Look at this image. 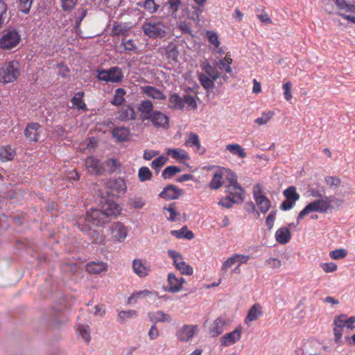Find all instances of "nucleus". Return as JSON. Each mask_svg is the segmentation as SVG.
<instances>
[{"label": "nucleus", "mask_w": 355, "mask_h": 355, "mask_svg": "<svg viewBox=\"0 0 355 355\" xmlns=\"http://www.w3.org/2000/svg\"><path fill=\"white\" fill-rule=\"evenodd\" d=\"M337 8L340 10H345L348 12H355V6L352 5L346 0H332Z\"/></svg>", "instance_id": "40"}, {"label": "nucleus", "mask_w": 355, "mask_h": 355, "mask_svg": "<svg viewBox=\"0 0 355 355\" xmlns=\"http://www.w3.org/2000/svg\"><path fill=\"white\" fill-rule=\"evenodd\" d=\"M21 41V35L14 29L4 30L0 37V49L4 51L17 47Z\"/></svg>", "instance_id": "5"}, {"label": "nucleus", "mask_w": 355, "mask_h": 355, "mask_svg": "<svg viewBox=\"0 0 355 355\" xmlns=\"http://www.w3.org/2000/svg\"><path fill=\"white\" fill-rule=\"evenodd\" d=\"M284 196L288 200L295 202L300 199V194L296 191V188L294 186H290L283 192Z\"/></svg>", "instance_id": "36"}, {"label": "nucleus", "mask_w": 355, "mask_h": 355, "mask_svg": "<svg viewBox=\"0 0 355 355\" xmlns=\"http://www.w3.org/2000/svg\"><path fill=\"white\" fill-rule=\"evenodd\" d=\"M137 5L142 6L150 14L157 12L159 8V6L154 0H145L142 4L139 3Z\"/></svg>", "instance_id": "41"}, {"label": "nucleus", "mask_w": 355, "mask_h": 355, "mask_svg": "<svg viewBox=\"0 0 355 355\" xmlns=\"http://www.w3.org/2000/svg\"><path fill=\"white\" fill-rule=\"evenodd\" d=\"M320 266L327 273L334 272L338 269L337 265L333 262L322 263Z\"/></svg>", "instance_id": "58"}, {"label": "nucleus", "mask_w": 355, "mask_h": 355, "mask_svg": "<svg viewBox=\"0 0 355 355\" xmlns=\"http://www.w3.org/2000/svg\"><path fill=\"white\" fill-rule=\"evenodd\" d=\"M126 92L123 88H118L115 90L114 97L111 101V103L115 106L121 105L125 102L124 96Z\"/></svg>", "instance_id": "37"}, {"label": "nucleus", "mask_w": 355, "mask_h": 355, "mask_svg": "<svg viewBox=\"0 0 355 355\" xmlns=\"http://www.w3.org/2000/svg\"><path fill=\"white\" fill-rule=\"evenodd\" d=\"M291 239V232L286 227H280L275 232V239L280 244L288 243Z\"/></svg>", "instance_id": "28"}, {"label": "nucleus", "mask_w": 355, "mask_h": 355, "mask_svg": "<svg viewBox=\"0 0 355 355\" xmlns=\"http://www.w3.org/2000/svg\"><path fill=\"white\" fill-rule=\"evenodd\" d=\"M137 110L143 121L148 120L155 112L153 110V104L149 100L142 101L139 104Z\"/></svg>", "instance_id": "16"}, {"label": "nucleus", "mask_w": 355, "mask_h": 355, "mask_svg": "<svg viewBox=\"0 0 355 355\" xmlns=\"http://www.w3.org/2000/svg\"><path fill=\"white\" fill-rule=\"evenodd\" d=\"M19 75V64L16 60L6 62L0 67V83L3 84L15 82Z\"/></svg>", "instance_id": "3"}, {"label": "nucleus", "mask_w": 355, "mask_h": 355, "mask_svg": "<svg viewBox=\"0 0 355 355\" xmlns=\"http://www.w3.org/2000/svg\"><path fill=\"white\" fill-rule=\"evenodd\" d=\"M148 120L157 128L168 129L169 127L168 117L160 111L155 110Z\"/></svg>", "instance_id": "12"}, {"label": "nucleus", "mask_w": 355, "mask_h": 355, "mask_svg": "<svg viewBox=\"0 0 355 355\" xmlns=\"http://www.w3.org/2000/svg\"><path fill=\"white\" fill-rule=\"evenodd\" d=\"M291 87L292 83L290 81L286 82L282 86V88L284 89V98L288 101H290L293 97L291 93Z\"/></svg>", "instance_id": "62"}, {"label": "nucleus", "mask_w": 355, "mask_h": 355, "mask_svg": "<svg viewBox=\"0 0 355 355\" xmlns=\"http://www.w3.org/2000/svg\"><path fill=\"white\" fill-rule=\"evenodd\" d=\"M142 30L144 35L150 39L155 40L166 37L168 27L157 18H151L144 23Z\"/></svg>", "instance_id": "2"}, {"label": "nucleus", "mask_w": 355, "mask_h": 355, "mask_svg": "<svg viewBox=\"0 0 355 355\" xmlns=\"http://www.w3.org/2000/svg\"><path fill=\"white\" fill-rule=\"evenodd\" d=\"M168 292L172 293H178L182 289V286L185 283V279L182 277H178L174 273L168 275Z\"/></svg>", "instance_id": "13"}, {"label": "nucleus", "mask_w": 355, "mask_h": 355, "mask_svg": "<svg viewBox=\"0 0 355 355\" xmlns=\"http://www.w3.org/2000/svg\"><path fill=\"white\" fill-rule=\"evenodd\" d=\"M184 145L187 147H195V152L200 155H203L205 153V148L201 146L199 137L195 132H190L188 135Z\"/></svg>", "instance_id": "17"}, {"label": "nucleus", "mask_w": 355, "mask_h": 355, "mask_svg": "<svg viewBox=\"0 0 355 355\" xmlns=\"http://www.w3.org/2000/svg\"><path fill=\"white\" fill-rule=\"evenodd\" d=\"M132 270L139 277H144L148 275L150 266L146 260L135 259L132 261Z\"/></svg>", "instance_id": "14"}, {"label": "nucleus", "mask_w": 355, "mask_h": 355, "mask_svg": "<svg viewBox=\"0 0 355 355\" xmlns=\"http://www.w3.org/2000/svg\"><path fill=\"white\" fill-rule=\"evenodd\" d=\"M78 0H60L62 10L65 12L71 11L77 4Z\"/></svg>", "instance_id": "50"}, {"label": "nucleus", "mask_w": 355, "mask_h": 355, "mask_svg": "<svg viewBox=\"0 0 355 355\" xmlns=\"http://www.w3.org/2000/svg\"><path fill=\"white\" fill-rule=\"evenodd\" d=\"M168 102L170 108L175 110H182L184 108L183 98L177 94L171 95Z\"/></svg>", "instance_id": "33"}, {"label": "nucleus", "mask_w": 355, "mask_h": 355, "mask_svg": "<svg viewBox=\"0 0 355 355\" xmlns=\"http://www.w3.org/2000/svg\"><path fill=\"white\" fill-rule=\"evenodd\" d=\"M181 169L176 166H169L162 171V176L164 179H170L176 173H180Z\"/></svg>", "instance_id": "44"}, {"label": "nucleus", "mask_w": 355, "mask_h": 355, "mask_svg": "<svg viewBox=\"0 0 355 355\" xmlns=\"http://www.w3.org/2000/svg\"><path fill=\"white\" fill-rule=\"evenodd\" d=\"M112 237L116 241H123L128 235L127 227L121 222L112 224L110 227Z\"/></svg>", "instance_id": "11"}, {"label": "nucleus", "mask_w": 355, "mask_h": 355, "mask_svg": "<svg viewBox=\"0 0 355 355\" xmlns=\"http://www.w3.org/2000/svg\"><path fill=\"white\" fill-rule=\"evenodd\" d=\"M347 251L345 249H336L329 252V257L332 259L338 260L346 257Z\"/></svg>", "instance_id": "54"}, {"label": "nucleus", "mask_w": 355, "mask_h": 355, "mask_svg": "<svg viewBox=\"0 0 355 355\" xmlns=\"http://www.w3.org/2000/svg\"><path fill=\"white\" fill-rule=\"evenodd\" d=\"M124 50L126 53L135 52L137 49L136 43L133 40L123 38L121 40Z\"/></svg>", "instance_id": "46"}, {"label": "nucleus", "mask_w": 355, "mask_h": 355, "mask_svg": "<svg viewBox=\"0 0 355 355\" xmlns=\"http://www.w3.org/2000/svg\"><path fill=\"white\" fill-rule=\"evenodd\" d=\"M228 184L226 185V192L228 196L234 199L237 204L243 201L244 189L238 183L237 178L234 173L229 172L227 177Z\"/></svg>", "instance_id": "4"}, {"label": "nucleus", "mask_w": 355, "mask_h": 355, "mask_svg": "<svg viewBox=\"0 0 355 355\" xmlns=\"http://www.w3.org/2000/svg\"><path fill=\"white\" fill-rule=\"evenodd\" d=\"M34 0H19V10L24 14L30 12Z\"/></svg>", "instance_id": "56"}, {"label": "nucleus", "mask_w": 355, "mask_h": 355, "mask_svg": "<svg viewBox=\"0 0 355 355\" xmlns=\"http://www.w3.org/2000/svg\"><path fill=\"white\" fill-rule=\"evenodd\" d=\"M168 254L173 259L176 269L178 270L182 275H191L193 274V268L184 261L181 254L173 250H168Z\"/></svg>", "instance_id": "7"}, {"label": "nucleus", "mask_w": 355, "mask_h": 355, "mask_svg": "<svg viewBox=\"0 0 355 355\" xmlns=\"http://www.w3.org/2000/svg\"><path fill=\"white\" fill-rule=\"evenodd\" d=\"M341 320L343 322L344 327L351 330L355 329V316H351L347 318L346 315L344 314L343 319H341Z\"/></svg>", "instance_id": "59"}, {"label": "nucleus", "mask_w": 355, "mask_h": 355, "mask_svg": "<svg viewBox=\"0 0 355 355\" xmlns=\"http://www.w3.org/2000/svg\"><path fill=\"white\" fill-rule=\"evenodd\" d=\"M112 134L119 142L128 141L130 139V130L128 128L117 127L113 129Z\"/></svg>", "instance_id": "24"}, {"label": "nucleus", "mask_w": 355, "mask_h": 355, "mask_svg": "<svg viewBox=\"0 0 355 355\" xmlns=\"http://www.w3.org/2000/svg\"><path fill=\"white\" fill-rule=\"evenodd\" d=\"M155 319L157 322H171L172 318L170 315L164 313L162 311H158L155 313Z\"/></svg>", "instance_id": "60"}, {"label": "nucleus", "mask_w": 355, "mask_h": 355, "mask_svg": "<svg viewBox=\"0 0 355 355\" xmlns=\"http://www.w3.org/2000/svg\"><path fill=\"white\" fill-rule=\"evenodd\" d=\"M42 132V125L35 122L29 123L24 130V135L30 141L37 142Z\"/></svg>", "instance_id": "8"}, {"label": "nucleus", "mask_w": 355, "mask_h": 355, "mask_svg": "<svg viewBox=\"0 0 355 355\" xmlns=\"http://www.w3.org/2000/svg\"><path fill=\"white\" fill-rule=\"evenodd\" d=\"M166 154L173 159L180 162L187 161L190 159L188 153L185 150L180 148H168Z\"/></svg>", "instance_id": "26"}, {"label": "nucleus", "mask_w": 355, "mask_h": 355, "mask_svg": "<svg viewBox=\"0 0 355 355\" xmlns=\"http://www.w3.org/2000/svg\"><path fill=\"white\" fill-rule=\"evenodd\" d=\"M130 28L122 24H114L112 29V36H126L128 34Z\"/></svg>", "instance_id": "39"}, {"label": "nucleus", "mask_w": 355, "mask_h": 355, "mask_svg": "<svg viewBox=\"0 0 355 355\" xmlns=\"http://www.w3.org/2000/svg\"><path fill=\"white\" fill-rule=\"evenodd\" d=\"M226 324L227 321L224 317L220 316L217 318L211 324L209 329V335L213 338H216L222 334L225 330Z\"/></svg>", "instance_id": "15"}, {"label": "nucleus", "mask_w": 355, "mask_h": 355, "mask_svg": "<svg viewBox=\"0 0 355 355\" xmlns=\"http://www.w3.org/2000/svg\"><path fill=\"white\" fill-rule=\"evenodd\" d=\"M316 207L318 208L319 213H327L331 207V198L327 196H323L319 200H314Z\"/></svg>", "instance_id": "30"}, {"label": "nucleus", "mask_w": 355, "mask_h": 355, "mask_svg": "<svg viewBox=\"0 0 355 355\" xmlns=\"http://www.w3.org/2000/svg\"><path fill=\"white\" fill-rule=\"evenodd\" d=\"M266 196L263 194L262 187L259 184H257L253 187V197L255 201L261 199Z\"/></svg>", "instance_id": "61"}, {"label": "nucleus", "mask_w": 355, "mask_h": 355, "mask_svg": "<svg viewBox=\"0 0 355 355\" xmlns=\"http://www.w3.org/2000/svg\"><path fill=\"white\" fill-rule=\"evenodd\" d=\"M234 203H236V202H234V199H233L229 196L223 198L218 202L219 205L227 209L232 207L233 204Z\"/></svg>", "instance_id": "64"}, {"label": "nucleus", "mask_w": 355, "mask_h": 355, "mask_svg": "<svg viewBox=\"0 0 355 355\" xmlns=\"http://www.w3.org/2000/svg\"><path fill=\"white\" fill-rule=\"evenodd\" d=\"M85 93L83 92H78L71 98V102L73 107L79 110H87V105L83 101Z\"/></svg>", "instance_id": "29"}, {"label": "nucleus", "mask_w": 355, "mask_h": 355, "mask_svg": "<svg viewBox=\"0 0 355 355\" xmlns=\"http://www.w3.org/2000/svg\"><path fill=\"white\" fill-rule=\"evenodd\" d=\"M168 157H164L163 155L159 156V157L155 159L151 163V167L155 170L156 171H159L161 168L168 161Z\"/></svg>", "instance_id": "48"}, {"label": "nucleus", "mask_w": 355, "mask_h": 355, "mask_svg": "<svg viewBox=\"0 0 355 355\" xmlns=\"http://www.w3.org/2000/svg\"><path fill=\"white\" fill-rule=\"evenodd\" d=\"M198 80L202 87L206 90L212 89L215 85L214 81L216 80H213L211 78L202 73L198 75Z\"/></svg>", "instance_id": "35"}, {"label": "nucleus", "mask_w": 355, "mask_h": 355, "mask_svg": "<svg viewBox=\"0 0 355 355\" xmlns=\"http://www.w3.org/2000/svg\"><path fill=\"white\" fill-rule=\"evenodd\" d=\"M91 239H92L93 243L97 244L103 243L105 241V236L102 232H98L96 230L91 232Z\"/></svg>", "instance_id": "57"}, {"label": "nucleus", "mask_w": 355, "mask_h": 355, "mask_svg": "<svg viewBox=\"0 0 355 355\" xmlns=\"http://www.w3.org/2000/svg\"><path fill=\"white\" fill-rule=\"evenodd\" d=\"M97 78L106 83H119L123 79V73L118 67H112L109 69H98Z\"/></svg>", "instance_id": "6"}, {"label": "nucleus", "mask_w": 355, "mask_h": 355, "mask_svg": "<svg viewBox=\"0 0 355 355\" xmlns=\"http://www.w3.org/2000/svg\"><path fill=\"white\" fill-rule=\"evenodd\" d=\"M226 150H228L231 154L237 155L239 158L241 159L245 158L247 156L244 148L237 144L227 145Z\"/></svg>", "instance_id": "34"}, {"label": "nucleus", "mask_w": 355, "mask_h": 355, "mask_svg": "<svg viewBox=\"0 0 355 355\" xmlns=\"http://www.w3.org/2000/svg\"><path fill=\"white\" fill-rule=\"evenodd\" d=\"M15 150L10 146L0 148V159L2 162L11 161L15 156Z\"/></svg>", "instance_id": "32"}, {"label": "nucleus", "mask_w": 355, "mask_h": 355, "mask_svg": "<svg viewBox=\"0 0 355 355\" xmlns=\"http://www.w3.org/2000/svg\"><path fill=\"white\" fill-rule=\"evenodd\" d=\"M274 116V112L269 111L268 112H263L261 117L255 119V123L259 125H263L267 123L271 118Z\"/></svg>", "instance_id": "55"}, {"label": "nucleus", "mask_w": 355, "mask_h": 355, "mask_svg": "<svg viewBox=\"0 0 355 355\" xmlns=\"http://www.w3.org/2000/svg\"><path fill=\"white\" fill-rule=\"evenodd\" d=\"M135 110L130 105L124 106L117 112V119L120 121H126L135 119Z\"/></svg>", "instance_id": "23"}, {"label": "nucleus", "mask_w": 355, "mask_h": 355, "mask_svg": "<svg viewBox=\"0 0 355 355\" xmlns=\"http://www.w3.org/2000/svg\"><path fill=\"white\" fill-rule=\"evenodd\" d=\"M242 329L241 326H238L234 331L223 335L220 338L221 345L227 347L239 341L241 338Z\"/></svg>", "instance_id": "10"}, {"label": "nucleus", "mask_w": 355, "mask_h": 355, "mask_svg": "<svg viewBox=\"0 0 355 355\" xmlns=\"http://www.w3.org/2000/svg\"><path fill=\"white\" fill-rule=\"evenodd\" d=\"M197 330V325L184 324L178 330L176 336L180 341L188 342L193 338Z\"/></svg>", "instance_id": "9"}, {"label": "nucleus", "mask_w": 355, "mask_h": 355, "mask_svg": "<svg viewBox=\"0 0 355 355\" xmlns=\"http://www.w3.org/2000/svg\"><path fill=\"white\" fill-rule=\"evenodd\" d=\"M231 172L225 168H219L214 173L213 178L209 182V187L211 189H218L222 187L223 183V177L227 173V178L228 177V173Z\"/></svg>", "instance_id": "19"}, {"label": "nucleus", "mask_w": 355, "mask_h": 355, "mask_svg": "<svg viewBox=\"0 0 355 355\" xmlns=\"http://www.w3.org/2000/svg\"><path fill=\"white\" fill-rule=\"evenodd\" d=\"M318 208L316 207V205H315V203L314 201L309 203L298 214L297 216V223H300V220H301L302 219L304 218V217L305 216H306L307 214L313 212V211H316V212H318Z\"/></svg>", "instance_id": "42"}, {"label": "nucleus", "mask_w": 355, "mask_h": 355, "mask_svg": "<svg viewBox=\"0 0 355 355\" xmlns=\"http://www.w3.org/2000/svg\"><path fill=\"white\" fill-rule=\"evenodd\" d=\"M152 175L150 170L147 166H142L139 169L138 178L141 182L150 180Z\"/></svg>", "instance_id": "47"}, {"label": "nucleus", "mask_w": 355, "mask_h": 355, "mask_svg": "<svg viewBox=\"0 0 355 355\" xmlns=\"http://www.w3.org/2000/svg\"><path fill=\"white\" fill-rule=\"evenodd\" d=\"M137 315V313L135 310L121 311L118 314V320L119 322H123L127 318H135Z\"/></svg>", "instance_id": "52"}, {"label": "nucleus", "mask_w": 355, "mask_h": 355, "mask_svg": "<svg viewBox=\"0 0 355 355\" xmlns=\"http://www.w3.org/2000/svg\"><path fill=\"white\" fill-rule=\"evenodd\" d=\"M146 202L141 196H134L128 199V205L135 209H142Z\"/></svg>", "instance_id": "43"}, {"label": "nucleus", "mask_w": 355, "mask_h": 355, "mask_svg": "<svg viewBox=\"0 0 355 355\" xmlns=\"http://www.w3.org/2000/svg\"><path fill=\"white\" fill-rule=\"evenodd\" d=\"M202 69L205 71L204 74L211 78L213 80H217L219 77V73L216 68H214L209 62H205L202 64Z\"/></svg>", "instance_id": "38"}, {"label": "nucleus", "mask_w": 355, "mask_h": 355, "mask_svg": "<svg viewBox=\"0 0 355 355\" xmlns=\"http://www.w3.org/2000/svg\"><path fill=\"white\" fill-rule=\"evenodd\" d=\"M262 313L261 305L259 303L254 304L248 311V315L245 319V323L248 324L257 320L260 316H261Z\"/></svg>", "instance_id": "27"}, {"label": "nucleus", "mask_w": 355, "mask_h": 355, "mask_svg": "<svg viewBox=\"0 0 355 355\" xmlns=\"http://www.w3.org/2000/svg\"><path fill=\"white\" fill-rule=\"evenodd\" d=\"M106 264L103 262H90L87 264L86 270L90 274H99L106 270Z\"/></svg>", "instance_id": "31"}, {"label": "nucleus", "mask_w": 355, "mask_h": 355, "mask_svg": "<svg viewBox=\"0 0 355 355\" xmlns=\"http://www.w3.org/2000/svg\"><path fill=\"white\" fill-rule=\"evenodd\" d=\"M78 334L81 336L85 341L89 342L90 340L89 329L87 325H78Z\"/></svg>", "instance_id": "51"}, {"label": "nucleus", "mask_w": 355, "mask_h": 355, "mask_svg": "<svg viewBox=\"0 0 355 355\" xmlns=\"http://www.w3.org/2000/svg\"><path fill=\"white\" fill-rule=\"evenodd\" d=\"M164 214L167 219L171 222H176L180 220V214L178 211L175 202L170 203L163 208Z\"/></svg>", "instance_id": "22"}, {"label": "nucleus", "mask_w": 355, "mask_h": 355, "mask_svg": "<svg viewBox=\"0 0 355 355\" xmlns=\"http://www.w3.org/2000/svg\"><path fill=\"white\" fill-rule=\"evenodd\" d=\"M255 202L260 211L263 214H266L270 208V201L266 196L262 198L261 199L257 200Z\"/></svg>", "instance_id": "45"}, {"label": "nucleus", "mask_w": 355, "mask_h": 355, "mask_svg": "<svg viewBox=\"0 0 355 355\" xmlns=\"http://www.w3.org/2000/svg\"><path fill=\"white\" fill-rule=\"evenodd\" d=\"M153 294L157 295V292H151V291H150L148 290H146V289L143 290V291H140L139 292H136V293H133L128 298V303H131L132 300H133L135 299H139V298L150 296V295H153Z\"/></svg>", "instance_id": "49"}, {"label": "nucleus", "mask_w": 355, "mask_h": 355, "mask_svg": "<svg viewBox=\"0 0 355 355\" xmlns=\"http://www.w3.org/2000/svg\"><path fill=\"white\" fill-rule=\"evenodd\" d=\"M325 182L330 187H338L341 182V180L338 177L334 176H328L325 178Z\"/></svg>", "instance_id": "63"}, {"label": "nucleus", "mask_w": 355, "mask_h": 355, "mask_svg": "<svg viewBox=\"0 0 355 355\" xmlns=\"http://www.w3.org/2000/svg\"><path fill=\"white\" fill-rule=\"evenodd\" d=\"M141 91L147 96L155 100H165L166 98V95L162 91L153 86H142L141 87Z\"/></svg>", "instance_id": "20"}, {"label": "nucleus", "mask_w": 355, "mask_h": 355, "mask_svg": "<svg viewBox=\"0 0 355 355\" xmlns=\"http://www.w3.org/2000/svg\"><path fill=\"white\" fill-rule=\"evenodd\" d=\"M206 36L208 39V41L213 44L216 48H218L220 46V41L218 38V35L212 31H207Z\"/></svg>", "instance_id": "53"}, {"label": "nucleus", "mask_w": 355, "mask_h": 355, "mask_svg": "<svg viewBox=\"0 0 355 355\" xmlns=\"http://www.w3.org/2000/svg\"><path fill=\"white\" fill-rule=\"evenodd\" d=\"M125 182L122 178L108 179L103 182L99 189L101 200V209H91L85 215L80 216L76 220V225L80 231L89 232L92 227H102L109 222L110 216L119 214V205L114 202L121 194L126 192Z\"/></svg>", "instance_id": "1"}, {"label": "nucleus", "mask_w": 355, "mask_h": 355, "mask_svg": "<svg viewBox=\"0 0 355 355\" xmlns=\"http://www.w3.org/2000/svg\"><path fill=\"white\" fill-rule=\"evenodd\" d=\"M85 166L91 173L101 174L103 170L99 161L93 156L87 157L85 159Z\"/></svg>", "instance_id": "25"}, {"label": "nucleus", "mask_w": 355, "mask_h": 355, "mask_svg": "<svg viewBox=\"0 0 355 355\" xmlns=\"http://www.w3.org/2000/svg\"><path fill=\"white\" fill-rule=\"evenodd\" d=\"M182 192L173 185H168L164 188L159 194V197L166 200H175L178 198Z\"/></svg>", "instance_id": "18"}, {"label": "nucleus", "mask_w": 355, "mask_h": 355, "mask_svg": "<svg viewBox=\"0 0 355 355\" xmlns=\"http://www.w3.org/2000/svg\"><path fill=\"white\" fill-rule=\"evenodd\" d=\"M344 314L339 315L335 317L334 320V341L336 343H338L340 342L343 334V322L341 319H343Z\"/></svg>", "instance_id": "21"}]
</instances>
